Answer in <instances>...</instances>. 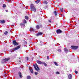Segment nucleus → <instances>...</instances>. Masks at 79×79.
I'll return each mask as SVG.
<instances>
[{"mask_svg":"<svg viewBox=\"0 0 79 79\" xmlns=\"http://www.w3.org/2000/svg\"><path fill=\"white\" fill-rule=\"evenodd\" d=\"M21 48V45H19V46L15 48L11 49L10 52L13 53V52H14L15 50H18V49H19V48Z\"/></svg>","mask_w":79,"mask_h":79,"instance_id":"f257e3e1","label":"nucleus"},{"mask_svg":"<svg viewBox=\"0 0 79 79\" xmlns=\"http://www.w3.org/2000/svg\"><path fill=\"white\" fill-rule=\"evenodd\" d=\"M33 66L35 70L37 71H39V70H40V69L39 68V67L37 64H34Z\"/></svg>","mask_w":79,"mask_h":79,"instance_id":"f03ea898","label":"nucleus"},{"mask_svg":"<svg viewBox=\"0 0 79 79\" xmlns=\"http://www.w3.org/2000/svg\"><path fill=\"white\" fill-rule=\"evenodd\" d=\"M10 58H5V59L2 60V63H5V62H6V61H8V60H10Z\"/></svg>","mask_w":79,"mask_h":79,"instance_id":"7ed1b4c3","label":"nucleus"},{"mask_svg":"<svg viewBox=\"0 0 79 79\" xmlns=\"http://www.w3.org/2000/svg\"><path fill=\"white\" fill-rule=\"evenodd\" d=\"M71 49H73V50H77V48H78V46H72L71 47Z\"/></svg>","mask_w":79,"mask_h":79,"instance_id":"20e7f679","label":"nucleus"},{"mask_svg":"<svg viewBox=\"0 0 79 79\" xmlns=\"http://www.w3.org/2000/svg\"><path fill=\"white\" fill-rule=\"evenodd\" d=\"M13 43L15 46V45H19V44L17 43L16 40L13 41Z\"/></svg>","mask_w":79,"mask_h":79,"instance_id":"39448f33","label":"nucleus"},{"mask_svg":"<svg viewBox=\"0 0 79 79\" xmlns=\"http://www.w3.org/2000/svg\"><path fill=\"white\" fill-rule=\"evenodd\" d=\"M62 32V31L60 29H58L56 30L57 34H61Z\"/></svg>","mask_w":79,"mask_h":79,"instance_id":"423d86ee","label":"nucleus"},{"mask_svg":"<svg viewBox=\"0 0 79 79\" xmlns=\"http://www.w3.org/2000/svg\"><path fill=\"white\" fill-rule=\"evenodd\" d=\"M20 25L21 26L22 28L23 29L25 27V25L24 23H21L20 24Z\"/></svg>","mask_w":79,"mask_h":79,"instance_id":"0eeeda50","label":"nucleus"},{"mask_svg":"<svg viewBox=\"0 0 79 79\" xmlns=\"http://www.w3.org/2000/svg\"><path fill=\"white\" fill-rule=\"evenodd\" d=\"M31 11H34V12H36V8L34 7L31 9Z\"/></svg>","mask_w":79,"mask_h":79,"instance_id":"6e6552de","label":"nucleus"},{"mask_svg":"<svg viewBox=\"0 0 79 79\" xmlns=\"http://www.w3.org/2000/svg\"><path fill=\"white\" fill-rule=\"evenodd\" d=\"M0 23H2V24H4V23H5V21L3 20H2L0 21Z\"/></svg>","mask_w":79,"mask_h":79,"instance_id":"1a4fd4ad","label":"nucleus"},{"mask_svg":"<svg viewBox=\"0 0 79 79\" xmlns=\"http://www.w3.org/2000/svg\"><path fill=\"white\" fill-rule=\"evenodd\" d=\"M37 63H38V64H42L43 63L42 62L40 61L39 60H37Z\"/></svg>","mask_w":79,"mask_h":79,"instance_id":"9d476101","label":"nucleus"},{"mask_svg":"<svg viewBox=\"0 0 79 79\" xmlns=\"http://www.w3.org/2000/svg\"><path fill=\"white\" fill-rule=\"evenodd\" d=\"M69 79H72V75L71 74H69L68 76Z\"/></svg>","mask_w":79,"mask_h":79,"instance_id":"9b49d317","label":"nucleus"},{"mask_svg":"<svg viewBox=\"0 0 79 79\" xmlns=\"http://www.w3.org/2000/svg\"><path fill=\"white\" fill-rule=\"evenodd\" d=\"M19 75V76L20 78H21L22 77V75L21 74V73L20 72H19L18 73Z\"/></svg>","mask_w":79,"mask_h":79,"instance_id":"f8f14e48","label":"nucleus"},{"mask_svg":"<svg viewBox=\"0 0 79 79\" xmlns=\"http://www.w3.org/2000/svg\"><path fill=\"white\" fill-rule=\"evenodd\" d=\"M42 33L41 32H40L39 33H38L37 34V35H42Z\"/></svg>","mask_w":79,"mask_h":79,"instance_id":"ddd939ff","label":"nucleus"},{"mask_svg":"<svg viewBox=\"0 0 79 79\" xmlns=\"http://www.w3.org/2000/svg\"><path fill=\"white\" fill-rule=\"evenodd\" d=\"M64 52H66V53H67L68 52V49H66V48H65L64 49Z\"/></svg>","mask_w":79,"mask_h":79,"instance_id":"4468645a","label":"nucleus"},{"mask_svg":"<svg viewBox=\"0 0 79 79\" xmlns=\"http://www.w3.org/2000/svg\"><path fill=\"white\" fill-rule=\"evenodd\" d=\"M36 28L37 29H40V26L39 25H37L36 27Z\"/></svg>","mask_w":79,"mask_h":79,"instance_id":"2eb2a0df","label":"nucleus"},{"mask_svg":"<svg viewBox=\"0 0 79 79\" xmlns=\"http://www.w3.org/2000/svg\"><path fill=\"white\" fill-rule=\"evenodd\" d=\"M42 64H44V66H47V64H46V63H45V62H43Z\"/></svg>","mask_w":79,"mask_h":79,"instance_id":"dca6fc26","label":"nucleus"},{"mask_svg":"<svg viewBox=\"0 0 79 79\" xmlns=\"http://www.w3.org/2000/svg\"><path fill=\"white\" fill-rule=\"evenodd\" d=\"M35 7L34 6V5L33 4H31L30 5L31 9H32L33 8H34Z\"/></svg>","mask_w":79,"mask_h":79,"instance_id":"f3484780","label":"nucleus"},{"mask_svg":"<svg viewBox=\"0 0 79 79\" xmlns=\"http://www.w3.org/2000/svg\"><path fill=\"white\" fill-rule=\"evenodd\" d=\"M34 30L33 29V28H31H31L30 29V31H34Z\"/></svg>","mask_w":79,"mask_h":79,"instance_id":"a211bd4d","label":"nucleus"},{"mask_svg":"<svg viewBox=\"0 0 79 79\" xmlns=\"http://www.w3.org/2000/svg\"><path fill=\"white\" fill-rule=\"evenodd\" d=\"M40 0H37V1H35V2L36 3H37V4L38 3H39V2H40Z\"/></svg>","mask_w":79,"mask_h":79,"instance_id":"6ab92c4d","label":"nucleus"},{"mask_svg":"<svg viewBox=\"0 0 79 79\" xmlns=\"http://www.w3.org/2000/svg\"><path fill=\"white\" fill-rule=\"evenodd\" d=\"M25 18L26 19H29V17L27 16H26L25 17Z\"/></svg>","mask_w":79,"mask_h":79,"instance_id":"aec40b11","label":"nucleus"},{"mask_svg":"<svg viewBox=\"0 0 79 79\" xmlns=\"http://www.w3.org/2000/svg\"><path fill=\"white\" fill-rule=\"evenodd\" d=\"M27 23V22L26 21V20L25 19H23V23H24V24H26Z\"/></svg>","mask_w":79,"mask_h":79,"instance_id":"412c9836","label":"nucleus"},{"mask_svg":"<svg viewBox=\"0 0 79 79\" xmlns=\"http://www.w3.org/2000/svg\"><path fill=\"white\" fill-rule=\"evenodd\" d=\"M30 71L31 73H32V74H34V72H33V69H30Z\"/></svg>","mask_w":79,"mask_h":79,"instance_id":"4be33fe9","label":"nucleus"},{"mask_svg":"<svg viewBox=\"0 0 79 79\" xmlns=\"http://www.w3.org/2000/svg\"><path fill=\"white\" fill-rule=\"evenodd\" d=\"M44 4H45V5H47V3H48V2H47V1H45L44 2Z\"/></svg>","mask_w":79,"mask_h":79,"instance_id":"5701e85b","label":"nucleus"},{"mask_svg":"<svg viewBox=\"0 0 79 79\" xmlns=\"http://www.w3.org/2000/svg\"><path fill=\"white\" fill-rule=\"evenodd\" d=\"M60 10L61 12H63V8H60Z\"/></svg>","mask_w":79,"mask_h":79,"instance_id":"b1692460","label":"nucleus"},{"mask_svg":"<svg viewBox=\"0 0 79 79\" xmlns=\"http://www.w3.org/2000/svg\"><path fill=\"white\" fill-rule=\"evenodd\" d=\"M54 13L55 14V16H56V15H57V14H56V11L55 10Z\"/></svg>","mask_w":79,"mask_h":79,"instance_id":"393cba45","label":"nucleus"},{"mask_svg":"<svg viewBox=\"0 0 79 79\" xmlns=\"http://www.w3.org/2000/svg\"><path fill=\"white\" fill-rule=\"evenodd\" d=\"M54 63L55 64V65H56V66H58V63H57L55 62H54Z\"/></svg>","mask_w":79,"mask_h":79,"instance_id":"a878e982","label":"nucleus"},{"mask_svg":"<svg viewBox=\"0 0 79 79\" xmlns=\"http://www.w3.org/2000/svg\"><path fill=\"white\" fill-rule=\"evenodd\" d=\"M4 34L5 35H7V34H8V31H5L4 33Z\"/></svg>","mask_w":79,"mask_h":79,"instance_id":"bb28decb","label":"nucleus"},{"mask_svg":"<svg viewBox=\"0 0 79 79\" xmlns=\"http://www.w3.org/2000/svg\"><path fill=\"white\" fill-rule=\"evenodd\" d=\"M6 6L5 4H4L3 5L2 7L3 8H5V7H6Z\"/></svg>","mask_w":79,"mask_h":79,"instance_id":"cd10ccee","label":"nucleus"},{"mask_svg":"<svg viewBox=\"0 0 79 79\" xmlns=\"http://www.w3.org/2000/svg\"><path fill=\"white\" fill-rule=\"evenodd\" d=\"M27 79H31V76H27Z\"/></svg>","mask_w":79,"mask_h":79,"instance_id":"c85d7f7f","label":"nucleus"},{"mask_svg":"<svg viewBox=\"0 0 79 79\" xmlns=\"http://www.w3.org/2000/svg\"><path fill=\"white\" fill-rule=\"evenodd\" d=\"M35 75H37V74H38V73L35 72Z\"/></svg>","mask_w":79,"mask_h":79,"instance_id":"c756f323","label":"nucleus"},{"mask_svg":"<svg viewBox=\"0 0 79 79\" xmlns=\"http://www.w3.org/2000/svg\"><path fill=\"white\" fill-rule=\"evenodd\" d=\"M57 51L59 52H61V49H59L57 50Z\"/></svg>","mask_w":79,"mask_h":79,"instance_id":"7c9ffc66","label":"nucleus"},{"mask_svg":"<svg viewBox=\"0 0 79 79\" xmlns=\"http://www.w3.org/2000/svg\"><path fill=\"white\" fill-rule=\"evenodd\" d=\"M56 74H60V73H59V72H57L56 73Z\"/></svg>","mask_w":79,"mask_h":79,"instance_id":"2f4dec72","label":"nucleus"},{"mask_svg":"<svg viewBox=\"0 0 79 79\" xmlns=\"http://www.w3.org/2000/svg\"><path fill=\"white\" fill-rule=\"evenodd\" d=\"M49 58H50V57H49V56H47V59L48 60H49Z\"/></svg>","mask_w":79,"mask_h":79,"instance_id":"473e14b6","label":"nucleus"},{"mask_svg":"<svg viewBox=\"0 0 79 79\" xmlns=\"http://www.w3.org/2000/svg\"><path fill=\"white\" fill-rule=\"evenodd\" d=\"M48 21L49 23H51L52 22L51 20H48Z\"/></svg>","mask_w":79,"mask_h":79,"instance_id":"72a5a7b5","label":"nucleus"},{"mask_svg":"<svg viewBox=\"0 0 79 79\" xmlns=\"http://www.w3.org/2000/svg\"><path fill=\"white\" fill-rule=\"evenodd\" d=\"M75 73L76 74H77V73H78V72H77V71L75 70Z\"/></svg>","mask_w":79,"mask_h":79,"instance_id":"f704fd0d","label":"nucleus"},{"mask_svg":"<svg viewBox=\"0 0 79 79\" xmlns=\"http://www.w3.org/2000/svg\"><path fill=\"white\" fill-rule=\"evenodd\" d=\"M26 58L27 60H29V58L28 57H27Z\"/></svg>","mask_w":79,"mask_h":79,"instance_id":"c9c22d12","label":"nucleus"},{"mask_svg":"<svg viewBox=\"0 0 79 79\" xmlns=\"http://www.w3.org/2000/svg\"><path fill=\"white\" fill-rule=\"evenodd\" d=\"M6 12H8V10H6Z\"/></svg>","mask_w":79,"mask_h":79,"instance_id":"e433bc0d","label":"nucleus"},{"mask_svg":"<svg viewBox=\"0 0 79 79\" xmlns=\"http://www.w3.org/2000/svg\"><path fill=\"white\" fill-rule=\"evenodd\" d=\"M19 62H21V60H19Z\"/></svg>","mask_w":79,"mask_h":79,"instance_id":"4c0bfd02","label":"nucleus"},{"mask_svg":"<svg viewBox=\"0 0 79 79\" xmlns=\"http://www.w3.org/2000/svg\"><path fill=\"white\" fill-rule=\"evenodd\" d=\"M7 1H8V2H10V0H7Z\"/></svg>","mask_w":79,"mask_h":79,"instance_id":"58836bf2","label":"nucleus"}]
</instances>
